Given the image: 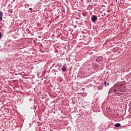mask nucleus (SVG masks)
<instances>
[{"label": "nucleus", "instance_id": "1", "mask_svg": "<svg viewBox=\"0 0 131 131\" xmlns=\"http://www.w3.org/2000/svg\"><path fill=\"white\" fill-rule=\"evenodd\" d=\"M117 90H118V93H124L126 90L125 87L123 86L122 83H119L117 85Z\"/></svg>", "mask_w": 131, "mask_h": 131}, {"label": "nucleus", "instance_id": "2", "mask_svg": "<svg viewBox=\"0 0 131 131\" xmlns=\"http://www.w3.org/2000/svg\"><path fill=\"white\" fill-rule=\"evenodd\" d=\"M117 85L118 84H117L115 87H114V88H111L108 92V94H111V91H113V93H116V92H118V89H117Z\"/></svg>", "mask_w": 131, "mask_h": 131}, {"label": "nucleus", "instance_id": "3", "mask_svg": "<svg viewBox=\"0 0 131 131\" xmlns=\"http://www.w3.org/2000/svg\"><path fill=\"white\" fill-rule=\"evenodd\" d=\"M97 19V16L94 15L91 17V20L93 23H95L96 22V19Z\"/></svg>", "mask_w": 131, "mask_h": 131}, {"label": "nucleus", "instance_id": "4", "mask_svg": "<svg viewBox=\"0 0 131 131\" xmlns=\"http://www.w3.org/2000/svg\"><path fill=\"white\" fill-rule=\"evenodd\" d=\"M82 15L84 17H86V16H88V12L85 11H83L82 13Z\"/></svg>", "mask_w": 131, "mask_h": 131}, {"label": "nucleus", "instance_id": "5", "mask_svg": "<svg viewBox=\"0 0 131 131\" xmlns=\"http://www.w3.org/2000/svg\"><path fill=\"white\" fill-rule=\"evenodd\" d=\"M3 13L2 11H0V21H3Z\"/></svg>", "mask_w": 131, "mask_h": 131}, {"label": "nucleus", "instance_id": "6", "mask_svg": "<svg viewBox=\"0 0 131 131\" xmlns=\"http://www.w3.org/2000/svg\"><path fill=\"white\" fill-rule=\"evenodd\" d=\"M121 125L119 123H118L115 124V127H119L120 126H121Z\"/></svg>", "mask_w": 131, "mask_h": 131}, {"label": "nucleus", "instance_id": "7", "mask_svg": "<svg viewBox=\"0 0 131 131\" xmlns=\"http://www.w3.org/2000/svg\"><path fill=\"white\" fill-rule=\"evenodd\" d=\"M104 87V83H102V84L100 85L99 90H102Z\"/></svg>", "mask_w": 131, "mask_h": 131}, {"label": "nucleus", "instance_id": "8", "mask_svg": "<svg viewBox=\"0 0 131 131\" xmlns=\"http://www.w3.org/2000/svg\"><path fill=\"white\" fill-rule=\"evenodd\" d=\"M66 70H67L66 67L65 66H63L62 68V71H63V72H65Z\"/></svg>", "mask_w": 131, "mask_h": 131}, {"label": "nucleus", "instance_id": "9", "mask_svg": "<svg viewBox=\"0 0 131 131\" xmlns=\"http://www.w3.org/2000/svg\"><path fill=\"white\" fill-rule=\"evenodd\" d=\"M104 84L105 86H107V85H109V82L107 83V82H106V81H104Z\"/></svg>", "mask_w": 131, "mask_h": 131}, {"label": "nucleus", "instance_id": "10", "mask_svg": "<svg viewBox=\"0 0 131 131\" xmlns=\"http://www.w3.org/2000/svg\"><path fill=\"white\" fill-rule=\"evenodd\" d=\"M2 33L0 32V39H1V38H2Z\"/></svg>", "mask_w": 131, "mask_h": 131}, {"label": "nucleus", "instance_id": "11", "mask_svg": "<svg viewBox=\"0 0 131 131\" xmlns=\"http://www.w3.org/2000/svg\"><path fill=\"white\" fill-rule=\"evenodd\" d=\"M29 10H30V11H32V8H29Z\"/></svg>", "mask_w": 131, "mask_h": 131}, {"label": "nucleus", "instance_id": "12", "mask_svg": "<svg viewBox=\"0 0 131 131\" xmlns=\"http://www.w3.org/2000/svg\"><path fill=\"white\" fill-rule=\"evenodd\" d=\"M96 60L98 61V59H97Z\"/></svg>", "mask_w": 131, "mask_h": 131}, {"label": "nucleus", "instance_id": "13", "mask_svg": "<svg viewBox=\"0 0 131 131\" xmlns=\"http://www.w3.org/2000/svg\"><path fill=\"white\" fill-rule=\"evenodd\" d=\"M81 1H83V0H81Z\"/></svg>", "mask_w": 131, "mask_h": 131}, {"label": "nucleus", "instance_id": "14", "mask_svg": "<svg viewBox=\"0 0 131 131\" xmlns=\"http://www.w3.org/2000/svg\"><path fill=\"white\" fill-rule=\"evenodd\" d=\"M0 28H1V26H0Z\"/></svg>", "mask_w": 131, "mask_h": 131}]
</instances>
